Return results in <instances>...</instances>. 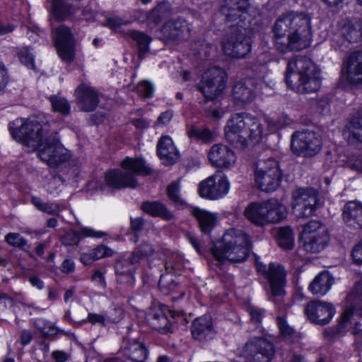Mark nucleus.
<instances>
[{"label":"nucleus","instance_id":"58","mask_svg":"<svg viewBox=\"0 0 362 362\" xmlns=\"http://www.w3.org/2000/svg\"><path fill=\"white\" fill-rule=\"evenodd\" d=\"M178 259L177 256L173 257L172 259H168L165 262V269L168 274H178L181 270V264L175 262V259Z\"/></svg>","mask_w":362,"mask_h":362},{"label":"nucleus","instance_id":"32","mask_svg":"<svg viewBox=\"0 0 362 362\" xmlns=\"http://www.w3.org/2000/svg\"><path fill=\"white\" fill-rule=\"evenodd\" d=\"M334 279L327 272L320 273L309 286V290L314 295L324 296L330 289Z\"/></svg>","mask_w":362,"mask_h":362},{"label":"nucleus","instance_id":"36","mask_svg":"<svg viewBox=\"0 0 362 362\" xmlns=\"http://www.w3.org/2000/svg\"><path fill=\"white\" fill-rule=\"evenodd\" d=\"M141 209L146 213L153 216L163 218L166 220L173 218L172 212L160 202H146L142 204Z\"/></svg>","mask_w":362,"mask_h":362},{"label":"nucleus","instance_id":"3","mask_svg":"<svg viewBox=\"0 0 362 362\" xmlns=\"http://www.w3.org/2000/svg\"><path fill=\"white\" fill-rule=\"evenodd\" d=\"M286 83L298 93H315L321 86L320 71L305 56H296L287 64Z\"/></svg>","mask_w":362,"mask_h":362},{"label":"nucleus","instance_id":"31","mask_svg":"<svg viewBox=\"0 0 362 362\" xmlns=\"http://www.w3.org/2000/svg\"><path fill=\"white\" fill-rule=\"evenodd\" d=\"M265 202H252L245 209L244 215L251 223L257 226L266 224Z\"/></svg>","mask_w":362,"mask_h":362},{"label":"nucleus","instance_id":"30","mask_svg":"<svg viewBox=\"0 0 362 362\" xmlns=\"http://www.w3.org/2000/svg\"><path fill=\"white\" fill-rule=\"evenodd\" d=\"M192 214L197 219L201 231L204 234H209L216 225V216L198 207L193 208Z\"/></svg>","mask_w":362,"mask_h":362},{"label":"nucleus","instance_id":"49","mask_svg":"<svg viewBox=\"0 0 362 362\" xmlns=\"http://www.w3.org/2000/svg\"><path fill=\"white\" fill-rule=\"evenodd\" d=\"M276 323L279 327L281 334L287 340H291L295 335L294 329L290 327L284 316L276 317Z\"/></svg>","mask_w":362,"mask_h":362},{"label":"nucleus","instance_id":"2","mask_svg":"<svg viewBox=\"0 0 362 362\" xmlns=\"http://www.w3.org/2000/svg\"><path fill=\"white\" fill-rule=\"evenodd\" d=\"M272 33L274 46L279 52L300 51L310 45L311 19L304 13H288L276 21Z\"/></svg>","mask_w":362,"mask_h":362},{"label":"nucleus","instance_id":"15","mask_svg":"<svg viewBox=\"0 0 362 362\" xmlns=\"http://www.w3.org/2000/svg\"><path fill=\"white\" fill-rule=\"evenodd\" d=\"M248 6L247 0H222L221 13L226 23H234L233 26H245V21L249 22Z\"/></svg>","mask_w":362,"mask_h":362},{"label":"nucleus","instance_id":"9","mask_svg":"<svg viewBox=\"0 0 362 362\" xmlns=\"http://www.w3.org/2000/svg\"><path fill=\"white\" fill-rule=\"evenodd\" d=\"M291 198L293 211L298 218H308L314 215L320 206L318 192L312 187L295 189Z\"/></svg>","mask_w":362,"mask_h":362},{"label":"nucleus","instance_id":"6","mask_svg":"<svg viewBox=\"0 0 362 362\" xmlns=\"http://www.w3.org/2000/svg\"><path fill=\"white\" fill-rule=\"evenodd\" d=\"M120 166L121 169L106 173L105 180L109 187L115 189L135 188L138 186L139 175H148L152 173V169L140 158L127 157Z\"/></svg>","mask_w":362,"mask_h":362},{"label":"nucleus","instance_id":"16","mask_svg":"<svg viewBox=\"0 0 362 362\" xmlns=\"http://www.w3.org/2000/svg\"><path fill=\"white\" fill-rule=\"evenodd\" d=\"M229 187V182L224 175L215 174L200 182L199 193L202 197L218 199L228 192Z\"/></svg>","mask_w":362,"mask_h":362},{"label":"nucleus","instance_id":"17","mask_svg":"<svg viewBox=\"0 0 362 362\" xmlns=\"http://www.w3.org/2000/svg\"><path fill=\"white\" fill-rule=\"evenodd\" d=\"M342 76L351 85H362V50L351 52L344 62Z\"/></svg>","mask_w":362,"mask_h":362},{"label":"nucleus","instance_id":"60","mask_svg":"<svg viewBox=\"0 0 362 362\" xmlns=\"http://www.w3.org/2000/svg\"><path fill=\"white\" fill-rule=\"evenodd\" d=\"M174 115L172 110L162 112L157 119V125L165 126L170 122Z\"/></svg>","mask_w":362,"mask_h":362},{"label":"nucleus","instance_id":"10","mask_svg":"<svg viewBox=\"0 0 362 362\" xmlns=\"http://www.w3.org/2000/svg\"><path fill=\"white\" fill-rule=\"evenodd\" d=\"M226 81L227 76L223 69L211 67L204 73L197 88L207 100H213L222 93Z\"/></svg>","mask_w":362,"mask_h":362},{"label":"nucleus","instance_id":"48","mask_svg":"<svg viewBox=\"0 0 362 362\" xmlns=\"http://www.w3.org/2000/svg\"><path fill=\"white\" fill-rule=\"evenodd\" d=\"M50 101L54 111L58 112L62 115L69 114L70 105L65 98L53 96L50 98Z\"/></svg>","mask_w":362,"mask_h":362},{"label":"nucleus","instance_id":"8","mask_svg":"<svg viewBox=\"0 0 362 362\" xmlns=\"http://www.w3.org/2000/svg\"><path fill=\"white\" fill-rule=\"evenodd\" d=\"M221 47L231 57L241 58L247 55L251 50V40L245 33V26L232 24L222 39Z\"/></svg>","mask_w":362,"mask_h":362},{"label":"nucleus","instance_id":"47","mask_svg":"<svg viewBox=\"0 0 362 362\" xmlns=\"http://www.w3.org/2000/svg\"><path fill=\"white\" fill-rule=\"evenodd\" d=\"M5 241L11 246L25 249L28 245V241L18 233H8L5 236Z\"/></svg>","mask_w":362,"mask_h":362},{"label":"nucleus","instance_id":"19","mask_svg":"<svg viewBox=\"0 0 362 362\" xmlns=\"http://www.w3.org/2000/svg\"><path fill=\"white\" fill-rule=\"evenodd\" d=\"M255 96V81L251 78L240 80L235 82L233 86L232 100L239 107H244L250 103Z\"/></svg>","mask_w":362,"mask_h":362},{"label":"nucleus","instance_id":"4","mask_svg":"<svg viewBox=\"0 0 362 362\" xmlns=\"http://www.w3.org/2000/svg\"><path fill=\"white\" fill-rule=\"evenodd\" d=\"M251 242L248 235L241 230H228L221 241L211 249L214 259L218 264L227 262L236 263L247 259L251 250Z\"/></svg>","mask_w":362,"mask_h":362},{"label":"nucleus","instance_id":"20","mask_svg":"<svg viewBox=\"0 0 362 362\" xmlns=\"http://www.w3.org/2000/svg\"><path fill=\"white\" fill-rule=\"evenodd\" d=\"M190 28L185 19L168 21L162 28L163 37L165 42L180 43L188 37Z\"/></svg>","mask_w":362,"mask_h":362},{"label":"nucleus","instance_id":"24","mask_svg":"<svg viewBox=\"0 0 362 362\" xmlns=\"http://www.w3.org/2000/svg\"><path fill=\"white\" fill-rule=\"evenodd\" d=\"M349 305L341 317L340 327L344 328L355 312L362 316V283H358L347 296Z\"/></svg>","mask_w":362,"mask_h":362},{"label":"nucleus","instance_id":"64","mask_svg":"<svg viewBox=\"0 0 362 362\" xmlns=\"http://www.w3.org/2000/svg\"><path fill=\"white\" fill-rule=\"evenodd\" d=\"M352 257L356 264H362V241L353 249Z\"/></svg>","mask_w":362,"mask_h":362},{"label":"nucleus","instance_id":"23","mask_svg":"<svg viewBox=\"0 0 362 362\" xmlns=\"http://www.w3.org/2000/svg\"><path fill=\"white\" fill-rule=\"evenodd\" d=\"M192 334L196 340L207 341L213 339L216 332L211 316L204 315L197 317L192 324Z\"/></svg>","mask_w":362,"mask_h":362},{"label":"nucleus","instance_id":"52","mask_svg":"<svg viewBox=\"0 0 362 362\" xmlns=\"http://www.w3.org/2000/svg\"><path fill=\"white\" fill-rule=\"evenodd\" d=\"M18 57L20 62L28 68L34 69V57L28 47H23L18 52Z\"/></svg>","mask_w":362,"mask_h":362},{"label":"nucleus","instance_id":"40","mask_svg":"<svg viewBox=\"0 0 362 362\" xmlns=\"http://www.w3.org/2000/svg\"><path fill=\"white\" fill-rule=\"evenodd\" d=\"M31 203L40 211L49 215L59 216L62 209L57 203H46L37 197H32Z\"/></svg>","mask_w":362,"mask_h":362},{"label":"nucleus","instance_id":"26","mask_svg":"<svg viewBox=\"0 0 362 362\" xmlns=\"http://www.w3.org/2000/svg\"><path fill=\"white\" fill-rule=\"evenodd\" d=\"M343 220L349 227L362 228V204L356 201L349 202L343 209Z\"/></svg>","mask_w":362,"mask_h":362},{"label":"nucleus","instance_id":"29","mask_svg":"<svg viewBox=\"0 0 362 362\" xmlns=\"http://www.w3.org/2000/svg\"><path fill=\"white\" fill-rule=\"evenodd\" d=\"M266 224L277 223L286 216V209L277 199H272L265 202Z\"/></svg>","mask_w":362,"mask_h":362},{"label":"nucleus","instance_id":"28","mask_svg":"<svg viewBox=\"0 0 362 362\" xmlns=\"http://www.w3.org/2000/svg\"><path fill=\"white\" fill-rule=\"evenodd\" d=\"M339 35L349 42H358L362 38V22L359 20L344 21L340 27Z\"/></svg>","mask_w":362,"mask_h":362},{"label":"nucleus","instance_id":"42","mask_svg":"<svg viewBox=\"0 0 362 362\" xmlns=\"http://www.w3.org/2000/svg\"><path fill=\"white\" fill-rule=\"evenodd\" d=\"M187 135L189 138L201 140L204 143L211 142L215 138V134L209 129H199L194 126H192L188 129Z\"/></svg>","mask_w":362,"mask_h":362},{"label":"nucleus","instance_id":"38","mask_svg":"<svg viewBox=\"0 0 362 362\" xmlns=\"http://www.w3.org/2000/svg\"><path fill=\"white\" fill-rule=\"evenodd\" d=\"M128 35L137 43L139 47V55L143 59L148 51V46L151 42V37L145 33L136 30H130Z\"/></svg>","mask_w":362,"mask_h":362},{"label":"nucleus","instance_id":"35","mask_svg":"<svg viewBox=\"0 0 362 362\" xmlns=\"http://www.w3.org/2000/svg\"><path fill=\"white\" fill-rule=\"evenodd\" d=\"M170 13V5L162 3L144 15L148 25L154 27L166 18Z\"/></svg>","mask_w":362,"mask_h":362},{"label":"nucleus","instance_id":"7","mask_svg":"<svg viewBox=\"0 0 362 362\" xmlns=\"http://www.w3.org/2000/svg\"><path fill=\"white\" fill-rule=\"evenodd\" d=\"M281 172L278 162L274 158L259 160L256 164L255 181L262 191L272 192L280 186Z\"/></svg>","mask_w":362,"mask_h":362},{"label":"nucleus","instance_id":"1","mask_svg":"<svg viewBox=\"0 0 362 362\" xmlns=\"http://www.w3.org/2000/svg\"><path fill=\"white\" fill-rule=\"evenodd\" d=\"M13 137L31 149L37 150L40 159L52 168L69 160L70 155L59 142L56 130H51L47 122L40 123L36 118L24 121L18 128L11 125Z\"/></svg>","mask_w":362,"mask_h":362},{"label":"nucleus","instance_id":"43","mask_svg":"<svg viewBox=\"0 0 362 362\" xmlns=\"http://www.w3.org/2000/svg\"><path fill=\"white\" fill-rule=\"evenodd\" d=\"M293 231L290 227H284L279 229L278 233L279 245L285 249L290 250L293 245Z\"/></svg>","mask_w":362,"mask_h":362},{"label":"nucleus","instance_id":"61","mask_svg":"<svg viewBox=\"0 0 362 362\" xmlns=\"http://www.w3.org/2000/svg\"><path fill=\"white\" fill-rule=\"evenodd\" d=\"M92 281L101 288H106V281L104 274L99 270H96L91 278Z\"/></svg>","mask_w":362,"mask_h":362},{"label":"nucleus","instance_id":"63","mask_svg":"<svg viewBox=\"0 0 362 362\" xmlns=\"http://www.w3.org/2000/svg\"><path fill=\"white\" fill-rule=\"evenodd\" d=\"M13 305V300L5 293L0 294V310L3 311Z\"/></svg>","mask_w":362,"mask_h":362},{"label":"nucleus","instance_id":"50","mask_svg":"<svg viewBox=\"0 0 362 362\" xmlns=\"http://www.w3.org/2000/svg\"><path fill=\"white\" fill-rule=\"evenodd\" d=\"M136 262H132V255L126 259L117 261L115 265V270L116 274H121L128 272H133L134 264Z\"/></svg>","mask_w":362,"mask_h":362},{"label":"nucleus","instance_id":"11","mask_svg":"<svg viewBox=\"0 0 362 362\" xmlns=\"http://www.w3.org/2000/svg\"><path fill=\"white\" fill-rule=\"evenodd\" d=\"M257 269L264 275L269 283L271 288L270 300L276 305H280L283 302L285 291L286 272L283 267L279 264L270 263L268 269L266 265L258 264Z\"/></svg>","mask_w":362,"mask_h":362},{"label":"nucleus","instance_id":"25","mask_svg":"<svg viewBox=\"0 0 362 362\" xmlns=\"http://www.w3.org/2000/svg\"><path fill=\"white\" fill-rule=\"evenodd\" d=\"M157 151L165 165L175 163L180 157L179 152L169 136H163L158 142Z\"/></svg>","mask_w":362,"mask_h":362},{"label":"nucleus","instance_id":"33","mask_svg":"<svg viewBox=\"0 0 362 362\" xmlns=\"http://www.w3.org/2000/svg\"><path fill=\"white\" fill-rule=\"evenodd\" d=\"M124 353L133 362H144L148 355L145 345L138 339H134L125 346Z\"/></svg>","mask_w":362,"mask_h":362},{"label":"nucleus","instance_id":"56","mask_svg":"<svg viewBox=\"0 0 362 362\" xmlns=\"http://www.w3.org/2000/svg\"><path fill=\"white\" fill-rule=\"evenodd\" d=\"M86 322H90L93 325H98L101 327H105L108 325L105 315L95 313H89L86 319Z\"/></svg>","mask_w":362,"mask_h":362},{"label":"nucleus","instance_id":"55","mask_svg":"<svg viewBox=\"0 0 362 362\" xmlns=\"http://www.w3.org/2000/svg\"><path fill=\"white\" fill-rule=\"evenodd\" d=\"M136 91L141 96L145 98H149L153 95L154 87L149 81H144L137 85Z\"/></svg>","mask_w":362,"mask_h":362},{"label":"nucleus","instance_id":"62","mask_svg":"<svg viewBox=\"0 0 362 362\" xmlns=\"http://www.w3.org/2000/svg\"><path fill=\"white\" fill-rule=\"evenodd\" d=\"M8 81L7 70L4 64L0 62V92L6 86Z\"/></svg>","mask_w":362,"mask_h":362},{"label":"nucleus","instance_id":"13","mask_svg":"<svg viewBox=\"0 0 362 362\" xmlns=\"http://www.w3.org/2000/svg\"><path fill=\"white\" fill-rule=\"evenodd\" d=\"M243 355L247 362H270L274 356V347L264 338H254L245 344Z\"/></svg>","mask_w":362,"mask_h":362},{"label":"nucleus","instance_id":"53","mask_svg":"<svg viewBox=\"0 0 362 362\" xmlns=\"http://www.w3.org/2000/svg\"><path fill=\"white\" fill-rule=\"evenodd\" d=\"M108 324L117 323L124 317V309L119 305L114 306L105 314Z\"/></svg>","mask_w":362,"mask_h":362},{"label":"nucleus","instance_id":"57","mask_svg":"<svg viewBox=\"0 0 362 362\" xmlns=\"http://www.w3.org/2000/svg\"><path fill=\"white\" fill-rule=\"evenodd\" d=\"M92 255L95 260L100 259L105 257H110L112 255V250L107 246L100 245L94 248L92 251Z\"/></svg>","mask_w":362,"mask_h":362},{"label":"nucleus","instance_id":"21","mask_svg":"<svg viewBox=\"0 0 362 362\" xmlns=\"http://www.w3.org/2000/svg\"><path fill=\"white\" fill-rule=\"evenodd\" d=\"M208 158L214 166L219 168H230L236 161L234 151L228 146L221 144L211 146Z\"/></svg>","mask_w":362,"mask_h":362},{"label":"nucleus","instance_id":"37","mask_svg":"<svg viewBox=\"0 0 362 362\" xmlns=\"http://www.w3.org/2000/svg\"><path fill=\"white\" fill-rule=\"evenodd\" d=\"M344 135L350 141L362 142V110L350 122Z\"/></svg>","mask_w":362,"mask_h":362},{"label":"nucleus","instance_id":"54","mask_svg":"<svg viewBox=\"0 0 362 362\" xmlns=\"http://www.w3.org/2000/svg\"><path fill=\"white\" fill-rule=\"evenodd\" d=\"M180 185L178 182H174L168 187V195L169 199L176 204H183L184 201L180 196Z\"/></svg>","mask_w":362,"mask_h":362},{"label":"nucleus","instance_id":"44","mask_svg":"<svg viewBox=\"0 0 362 362\" xmlns=\"http://www.w3.org/2000/svg\"><path fill=\"white\" fill-rule=\"evenodd\" d=\"M34 326L44 337L53 336L57 333V329L51 322L42 318L34 321Z\"/></svg>","mask_w":362,"mask_h":362},{"label":"nucleus","instance_id":"39","mask_svg":"<svg viewBox=\"0 0 362 362\" xmlns=\"http://www.w3.org/2000/svg\"><path fill=\"white\" fill-rule=\"evenodd\" d=\"M151 323L153 329L162 334L171 332L172 324L162 311H158L153 314Z\"/></svg>","mask_w":362,"mask_h":362},{"label":"nucleus","instance_id":"27","mask_svg":"<svg viewBox=\"0 0 362 362\" xmlns=\"http://www.w3.org/2000/svg\"><path fill=\"white\" fill-rule=\"evenodd\" d=\"M104 233L95 231L89 228H83L79 231L70 230L61 238V242L66 246L78 245L80 240L86 237L101 238Z\"/></svg>","mask_w":362,"mask_h":362},{"label":"nucleus","instance_id":"34","mask_svg":"<svg viewBox=\"0 0 362 362\" xmlns=\"http://www.w3.org/2000/svg\"><path fill=\"white\" fill-rule=\"evenodd\" d=\"M320 233V235L303 237L305 240L303 247L305 251L317 253L325 247L329 240L328 233H324L323 230Z\"/></svg>","mask_w":362,"mask_h":362},{"label":"nucleus","instance_id":"41","mask_svg":"<svg viewBox=\"0 0 362 362\" xmlns=\"http://www.w3.org/2000/svg\"><path fill=\"white\" fill-rule=\"evenodd\" d=\"M156 252V248L148 241L142 242L134 251L132 255V262H139L142 258L148 257L153 255Z\"/></svg>","mask_w":362,"mask_h":362},{"label":"nucleus","instance_id":"46","mask_svg":"<svg viewBox=\"0 0 362 362\" xmlns=\"http://www.w3.org/2000/svg\"><path fill=\"white\" fill-rule=\"evenodd\" d=\"M322 230H324V233H328L325 226L322 224L320 221H310L304 226L303 237L312 235H320Z\"/></svg>","mask_w":362,"mask_h":362},{"label":"nucleus","instance_id":"12","mask_svg":"<svg viewBox=\"0 0 362 362\" xmlns=\"http://www.w3.org/2000/svg\"><path fill=\"white\" fill-rule=\"evenodd\" d=\"M291 147L292 151L298 156L312 157L320 152L322 140L314 132H298L293 134Z\"/></svg>","mask_w":362,"mask_h":362},{"label":"nucleus","instance_id":"22","mask_svg":"<svg viewBox=\"0 0 362 362\" xmlns=\"http://www.w3.org/2000/svg\"><path fill=\"white\" fill-rule=\"evenodd\" d=\"M76 101L81 111L90 112L99 103L98 93L91 86L81 84L76 89Z\"/></svg>","mask_w":362,"mask_h":362},{"label":"nucleus","instance_id":"51","mask_svg":"<svg viewBox=\"0 0 362 362\" xmlns=\"http://www.w3.org/2000/svg\"><path fill=\"white\" fill-rule=\"evenodd\" d=\"M158 286L163 293L168 294L176 288L177 283L173 276L162 275L158 282Z\"/></svg>","mask_w":362,"mask_h":362},{"label":"nucleus","instance_id":"5","mask_svg":"<svg viewBox=\"0 0 362 362\" xmlns=\"http://www.w3.org/2000/svg\"><path fill=\"white\" fill-rule=\"evenodd\" d=\"M262 133L263 126L260 121L245 112L233 115L225 127L226 139L242 147H245L248 141L259 142Z\"/></svg>","mask_w":362,"mask_h":362},{"label":"nucleus","instance_id":"59","mask_svg":"<svg viewBox=\"0 0 362 362\" xmlns=\"http://www.w3.org/2000/svg\"><path fill=\"white\" fill-rule=\"evenodd\" d=\"M117 281L121 285L132 286L134 282L133 272L116 274Z\"/></svg>","mask_w":362,"mask_h":362},{"label":"nucleus","instance_id":"14","mask_svg":"<svg viewBox=\"0 0 362 362\" xmlns=\"http://www.w3.org/2000/svg\"><path fill=\"white\" fill-rule=\"evenodd\" d=\"M53 40L60 58L71 62L75 56L76 40L68 27L62 25L53 30Z\"/></svg>","mask_w":362,"mask_h":362},{"label":"nucleus","instance_id":"45","mask_svg":"<svg viewBox=\"0 0 362 362\" xmlns=\"http://www.w3.org/2000/svg\"><path fill=\"white\" fill-rule=\"evenodd\" d=\"M211 48V45L202 40H194L190 45L191 54L200 57H208Z\"/></svg>","mask_w":362,"mask_h":362},{"label":"nucleus","instance_id":"18","mask_svg":"<svg viewBox=\"0 0 362 362\" xmlns=\"http://www.w3.org/2000/svg\"><path fill=\"white\" fill-rule=\"evenodd\" d=\"M304 311L312 322L321 325L329 322L335 313L332 304L322 301L310 302Z\"/></svg>","mask_w":362,"mask_h":362}]
</instances>
